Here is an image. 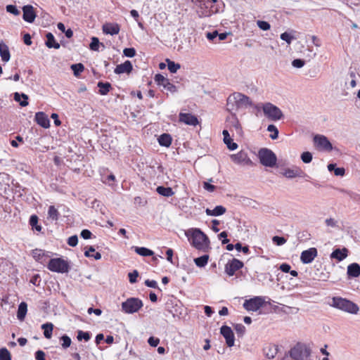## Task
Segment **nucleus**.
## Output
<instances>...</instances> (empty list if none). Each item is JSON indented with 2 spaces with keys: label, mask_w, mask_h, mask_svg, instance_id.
<instances>
[{
  "label": "nucleus",
  "mask_w": 360,
  "mask_h": 360,
  "mask_svg": "<svg viewBox=\"0 0 360 360\" xmlns=\"http://www.w3.org/2000/svg\"><path fill=\"white\" fill-rule=\"evenodd\" d=\"M186 236L196 249L207 252L210 248L209 238L200 229H190L186 232Z\"/></svg>",
  "instance_id": "obj_1"
},
{
  "label": "nucleus",
  "mask_w": 360,
  "mask_h": 360,
  "mask_svg": "<svg viewBox=\"0 0 360 360\" xmlns=\"http://www.w3.org/2000/svg\"><path fill=\"white\" fill-rule=\"evenodd\" d=\"M252 104V101L248 96L239 92H234L227 98L226 109L233 113L240 109L246 108Z\"/></svg>",
  "instance_id": "obj_2"
},
{
  "label": "nucleus",
  "mask_w": 360,
  "mask_h": 360,
  "mask_svg": "<svg viewBox=\"0 0 360 360\" xmlns=\"http://www.w3.org/2000/svg\"><path fill=\"white\" fill-rule=\"evenodd\" d=\"M330 305L335 309L351 314H357L359 311V307L356 304L341 297H333L331 299Z\"/></svg>",
  "instance_id": "obj_3"
},
{
  "label": "nucleus",
  "mask_w": 360,
  "mask_h": 360,
  "mask_svg": "<svg viewBox=\"0 0 360 360\" xmlns=\"http://www.w3.org/2000/svg\"><path fill=\"white\" fill-rule=\"evenodd\" d=\"M143 306L141 300L137 297L127 298L121 304L122 311L124 314H131L138 312Z\"/></svg>",
  "instance_id": "obj_4"
},
{
  "label": "nucleus",
  "mask_w": 360,
  "mask_h": 360,
  "mask_svg": "<svg viewBox=\"0 0 360 360\" xmlns=\"http://www.w3.org/2000/svg\"><path fill=\"white\" fill-rule=\"evenodd\" d=\"M47 268L51 271L64 274L68 272L70 265L68 262L63 258H53L49 260Z\"/></svg>",
  "instance_id": "obj_5"
},
{
  "label": "nucleus",
  "mask_w": 360,
  "mask_h": 360,
  "mask_svg": "<svg viewBox=\"0 0 360 360\" xmlns=\"http://www.w3.org/2000/svg\"><path fill=\"white\" fill-rule=\"evenodd\" d=\"M258 158L260 163L269 167H273L276 165L277 158L275 153L268 148H261L258 152Z\"/></svg>",
  "instance_id": "obj_6"
},
{
  "label": "nucleus",
  "mask_w": 360,
  "mask_h": 360,
  "mask_svg": "<svg viewBox=\"0 0 360 360\" xmlns=\"http://www.w3.org/2000/svg\"><path fill=\"white\" fill-rule=\"evenodd\" d=\"M262 108L264 115L270 120L277 121L283 116L282 111L271 103H264Z\"/></svg>",
  "instance_id": "obj_7"
},
{
  "label": "nucleus",
  "mask_w": 360,
  "mask_h": 360,
  "mask_svg": "<svg viewBox=\"0 0 360 360\" xmlns=\"http://www.w3.org/2000/svg\"><path fill=\"white\" fill-rule=\"evenodd\" d=\"M310 354V349L301 344H297L290 351V356L292 360H307Z\"/></svg>",
  "instance_id": "obj_8"
},
{
  "label": "nucleus",
  "mask_w": 360,
  "mask_h": 360,
  "mask_svg": "<svg viewBox=\"0 0 360 360\" xmlns=\"http://www.w3.org/2000/svg\"><path fill=\"white\" fill-rule=\"evenodd\" d=\"M264 304V300L262 297H255L250 300H246L243 306L248 311H257Z\"/></svg>",
  "instance_id": "obj_9"
},
{
  "label": "nucleus",
  "mask_w": 360,
  "mask_h": 360,
  "mask_svg": "<svg viewBox=\"0 0 360 360\" xmlns=\"http://www.w3.org/2000/svg\"><path fill=\"white\" fill-rule=\"evenodd\" d=\"M314 142L315 146L320 150L330 151L333 149L332 144L323 135H316L314 137Z\"/></svg>",
  "instance_id": "obj_10"
},
{
  "label": "nucleus",
  "mask_w": 360,
  "mask_h": 360,
  "mask_svg": "<svg viewBox=\"0 0 360 360\" xmlns=\"http://www.w3.org/2000/svg\"><path fill=\"white\" fill-rule=\"evenodd\" d=\"M230 158L237 165H250L252 164L248 153L244 150H240L238 153L231 155Z\"/></svg>",
  "instance_id": "obj_11"
},
{
  "label": "nucleus",
  "mask_w": 360,
  "mask_h": 360,
  "mask_svg": "<svg viewBox=\"0 0 360 360\" xmlns=\"http://www.w3.org/2000/svg\"><path fill=\"white\" fill-rule=\"evenodd\" d=\"M155 82L158 85L163 86L165 89L171 93H174L177 91L176 86L170 83L167 78L160 74L155 75Z\"/></svg>",
  "instance_id": "obj_12"
},
{
  "label": "nucleus",
  "mask_w": 360,
  "mask_h": 360,
  "mask_svg": "<svg viewBox=\"0 0 360 360\" xmlns=\"http://www.w3.org/2000/svg\"><path fill=\"white\" fill-rule=\"evenodd\" d=\"M226 122L230 129L235 130L238 135L242 136V127L235 113H231V115L226 119Z\"/></svg>",
  "instance_id": "obj_13"
},
{
  "label": "nucleus",
  "mask_w": 360,
  "mask_h": 360,
  "mask_svg": "<svg viewBox=\"0 0 360 360\" xmlns=\"http://www.w3.org/2000/svg\"><path fill=\"white\" fill-rule=\"evenodd\" d=\"M318 251L315 248H310L302 252L300 261L303 264H310L317 257Z\"/></svg>",
  "instance_id": "obj_14"
},
{
  "label": "nucleus",
  "mask_w": 360,
  "mask_h": 360,
  "mask_svg": "<svg viewBox=\"0 0 360 360\" xmlns=\"http://www.w3.org/2000/svg\"><path fill=\"white\" fill-rule=\"evenodd\" d=\"M32 256L35 261L44 264L49 262L51 257V252H46L41 249H35L32 251Z\"/></svg>",
  "instance_id": "obj_15"
},
{
  "label": "nucleus",
  "mask_w": 360,
  "mask_h": 360,
  "mask_svg": "<svg viewBox=\"0 0 360 360\" xmlns=\"http://www.w3.org/2000/svg\"><path fill=\"white\" fill-rule=\"evenodd\" d=\"M220 333L226 340L228 347H231L234 345L235 337L232 329L227 326H223L220 328Z\"/></svg>",
  "instance_id": "obj_16"
},
{
  "label": "nucleus",
  "mask_w": 360,
  "mask_h": 360,
  "mask_svg": "<svg viewBox=\"0 0 360 360\" xmlns=\"http://www.w3.org/2000/svg\"><path fill=\"white\" fill-rule=\"evenodd\" d=\"M243 266L242 262L237 259H233L225 266V272L229 276H233L236 271L241 269Z\"/></svg>",
  "instance_id": "obj_17"
},
{
  "label": "nucleus",
  "mask_w": 360,
  "mask_h": 360,
  "mask_svg": "<svg viewBox=\"0 0 360 360\" xmlns=\"http://www.w3.org/2000/svg\"><path fill=\"white\" fill-rule=\"evenodd\" d=\"M179 121L191 126H196L198 124L197 117L191 113L181 112L179 114Z\"/></svg>",
  "instance_id": "obj_18"
},
{
  "label": "nucleus",
  "mask_w": 360,
  "mask_h": 360,
  "mask_svg": "<svg viewBox=\"0 0 360 360\" xmlns=\"http://www.w3.org/2000/svg\"><path fill=\"white\" fill-rule=\"evenodd\" d=\"M23 15L22 18L25 21L28 22H34L36 18V13L34 11V8L30 5H27L22 8Z\"/></svg>",
  "instance_id": "obj_19"
},
{
  "label": "nucleus",
  "mask_w": 360,
  "mask_h": 360,
  "mask_svg": "<svg viewBox=\"0 0 360 360\" xmlns=\"http://www.w3.org/2000/svg\"><path fill=\"white\" fill-rule=\"evenodd\" d=\"M264 354L270 359L276 357L278 352V346L274 344H267L263 349Z\"/></svg>",
  "instance_id": "obj_20"
},
{
  "label": "nucleus",
  "mask_w": 360,
  "mask_h": 360,
  "mask_svg": "<svg viewBox=\"0 0 360 360\" xmlns=\"http://www.w3.org/2000/svg\"><path fill=\"white\" fill-rule=\"evenodd\" d=\"M35 121L43 128L47 129L50 127L49 119L43 112H38L35 114Z\"/></svg>",
  "instance_id": "obj_21"
},
{
  "label": "nucleus",
  "mask_w": 360,
  "mask_h": 360,
  "mask_svg": "<svg viewBox=\"0 0 360 360\" xmlns=\"http://www.w3.org/2000/svg\"><path fill=\"white\" fill-rule=\"evenodd\" d=\"M302 174L303 171L300 167H297L285 169L283 172V175L288 179H292L297 176H302Z\"/></svg>",
  "instance_id": "obj_22"
},
{
  "label": "nucleus",
  "mask_w": 360,
  "mask_h": 360,
  "mask_svg": "<svg viewBox=\"0 0 360 360\" xmlns=\"http://www.w3.org/2000/svg\"><path fill=\"white\" fill-rule=\"evenodd\" d=\"M103 31L107 34H117L120 32V26L117 23H105L103 25Z\"/></svg>",
  "instance_id": "obj_23"
},
{
  "label": "nucleus",
  "mask_w": 360,
  "mask_h": 360,
  "mask_svg": "<svg viewBox=\"0 0 360 360\" xmlns=\"http://www.w3.org/2000/svg\"><path fill=\"white\" fill-rule=\"evenodd\" d=\"M132 70V64L129 60L117 65L115 69L116 74L129 73Z\"/></svg>",
  "instance_id": "obj_24"
},
{
  "label": "nucleus",
  "mask_w": 360,
  "mask_h": 360,
  "mask_svg": "<svg viewBox=\"0 0 360 360\" xmlns=\"http://www.w3.org/2000/svg\"><path fill=\"white\" fill-rule=\"evenodd\" d=\"M348 255V250L345 248L342 249H336L330 255V257L332 259H336L338 261L340 262L345 259Z\"/></svg>",
  "instance_id": "obj_25"
},
{
  "label": "nucleus",
  "mask_w": 360,
  "mask_h": 360,
  "mask_svg": "<svg viewBox=\"0 0 360 360\" xmlns=\"http://www.w3.org/2000/svg\"><path fill=\"white\" fill-rule=\"evenodd\" d=\"M224 136V142L227 146L228 148L231 150H234L238 148V144L233 142L229 133L227 130H224L222 132Z\"/></svg>",
  "instance_id": "obj_26"
},
{
  "label": "nucleus",
  "mask_w": 360,
  "mask_h": 360,
  "mask_svg": "<svg viewBox=\"0 0 360 360\" xmlns=\"http://www.w3.org/2000/svg\"><path fill=\"white\" fill-rule=\"evenodd\" d=\"M347 275L349 277L356 278L360 276V266L357 263H352L347 266Z\"/></svg>",
  "instance_id": "obj_27"
},
{
  "label": "nucleus",
  "mask_w": 360,
  "mask_h": 360,
  "mask_svg": "<svg viewBox=\"0 0 360 360\" xmlns=\"http://www.w3.org/2000/svg\"><path fill=\"white\" fill-rule=\"evenodd\" d=\"M226 208L223 207L222 205H218L214 207L213 210H210L209 208H207L205 210V213L208 216H220L224 214L226 212Z\"/></svg>",
  "instance_id": "obj_28"
},
{
  "label": "nucleus",
  "mask_w": 360,
  "mask_h": 360,
  "mask_svg": "<svg viewBox=\"0 0 360 360\" xmlns=\"http://www.w3.org/2000/svg\"><path fill=\"white\" fill-rule=\"evenodd\" d=\"M0 55L2 60L4 62H8L10 60L11 56L8 47L3 42L0 43Z\"/></svg>",
  "instance_id": "obj_29"
},
{
  "label": "nucleus",
  "mask_w": 360,
  "mask_h": 360,
  "mask_svg": "<svg viewBox=\"0 0 360 360\" xmlns=\"http://www.w3.org/2000/svg\"><path fill=\"white\" fill-rule=\"evenodd\" d=\"M46 37V45L47 47H49L50 49L54 48L56 49L60 48V44L55 40L54 36L51 33H50V32L47 33Z\"/></svg>",
  "instance_id": "obj_30"
},
{
  "label": "nucleus",
  "mask_w": 360,
  "mask_h": 360,
  "mask_svg": "<svg viewBox=\"0 0 360 360\" xmlns=\"http://www.w3.org/2000/svg\"><path fill=\"white\" fill-rule=\"evenodd\" d=\"M27 311V305L25 302H21L18 309L17 317L20 321H23Z\"/></svg>",
  "instance_id": "obj_31"
},
{
  "label": "nucleus",
  "mask_w": 360,
  "mask_h": 360,
  "mask_svg": "<svg viewBox=\"0 0 360 360\" xmlns=\"http://www.w3.org/2000/svg\"><path fill=\"white\" fill-rule=\"evenodd\" d=\"M295 32L293 30L285 32L281 34L280 37L282 40L285 41L289 45L292 43L293 40L296 39V37L294 35Z\"/></svg>",
  "instance_id": "obj_32"
},
{
  "label": "nucleus",
  "mask_w": 360,
  "mask_h": 360,
  "mask_svg": "<svg viewBox=\"0 0 360 360\" xmlns=\"http://www.w3.org/2000/svg\"><path fill=\"white\" fill-rule=\"evenodd\" d=\"M14 99L15 101L19 102L21 106H27L28 105V96L25 94H19L15 92L14 94Z\"/></svg>",
  "instance_id": "obj_33"
},
{
  "label": "nucleus",
  "mask_w": 360,
  "mask_h": 360,
  "mask_svg": "<svg viewBox=\"0 0 360 360\" xmlns=\"http://www.w3.org/2000/svg\"><path fill=\"white\" fill-rule=\"evenodd\" d=\"M158 143L162 146L169 147L172 143V137L168 134H163L158 138Z\"/></svg>",
  "instance_id": "obj_34"
},
{
  "label": "nucleus",
  "mask_w": 360,
  "mask_h": 360,
  "mask_svg": "<svg viewBox=\"0 0 360 360\" xmlns=\"http://www.w3.org/2000/svg\"><path fill=\"white\" fill-rule=\"evenodd\" d=\"M41 328L44 330V335L46 338L50 339L52 336L53 325L51 323H46L41 325Z\"/></svg>",
  "instance_id": "obj_35"
},
{
  "label": "nucleus",
  "mask_w": 360,
  "mask_h": 360,
  "mask_svg": "<svg viewBox=\"0 0 360 360\" xmlns=\"http://www.w3.org/2000/svg\"><path fill=\"white\" fill-rule=\"evenodd\" d=\"M156 191L161 195L165 197L172 196L174 193L170 187L158 186Z\"/></svg>",
  "instance_id": "obj_36"
},
{
  "label": "nucleus",
  "mask_w": 360,
  "mask_h": 360,
  "mask_svg": "<svg viewBox=\"0 0 360 360\" xmlns=\"http://www.w3.org/2000/svg\"><path fill=\"white\" fill-rule=\"evenodd\" d=\"M209 260V255H204L200 257H197L194 259V263L195 265L198 267H205L208 262Z\"/></svg>",
  "instance_id": "obj_37"
},
{
  "label": "nucleus",
  "mask_w": 360,
  "mask_h": 360,
  "mask_svg": "<svg viewBox=\"0 0 360 360\" xmlns=\"http://www.w3.org/2000/svg\"><path fill=\"white\" fill-rule=\"evenodd\" d=\"M134 248L135 252L138 255H141V256H144V257L152 256L154 254V252L152 250H150L146 248L134 247Z\"/></svg>",
  "instance_id": "obj_38"
},
{
  "label": "nucleus",
  "mask_w": 360,
  "mask_h": 360,
  "mask_svg": "<svg viewBox=\"0 0 360 360\" xmlns=\"http://www.w3.org/2000/svg\"><path fill=\"white\" fill-rule=\"evenodd\" d=\"M59 213L57 209L53 206L51 205L48 210V219L52 221H56L58 219Z\"/></svg>",
  "instance_id": "obj_39"
},
{
  "label": "nucleus",
  "mask_w": 360,
  "mask_h": 360,
  "mask_svg": "<svg viewBox=\"0 0 360 360\" xmlns=\"http://www.w3.org/2000/svg\"><path fill=\"white\" fill-rule=\"evenodd\" d=\"M267 131L271 133L269 136L271 139L275 140L278 137V130L275 125L269 124Z\"/></svg>",
  "instance_id": "obj_40"
},
{
  "label": "nucleus",
  "mask_w": 360,
  "mask_h": 360,
  "mask_svg": "<svg viewBox=\"0 0 360 360\" xmlns=\"http://www.w3.org/2000/svg\"><path fill=\"white\" fill-rule=\"evenodd\" d=\"M98 86L99 87V92L102 95L107 94L110 89V84L109 83L98 82Z\"/></svg>",
  "instance_id": "obj_41"
},
{
  "label": "nucleus",
  "mask_w": 360,
  "mask_h": 360,
  "mask_svg": "<svg viewBox=\"0 0 360 360\" xmlns=\"http://www.w3.org/2000/svg\"><path fill=\"white\" fill-rule=\"evenodd\" d=\"M166 61L167 63L168 70L172 73L176 72L177 70L181 68L179 63H175L174 61H172L169 59H167Z\"/></svg>",
  "instance_id": "obj_42"
},
{
  "label": "nucleus",
  "mask_w": 360,
  "mask_h": 360,
  "mask_svg": "<svg viewBox=\"0 0 360 360\" xmlns=\"http://www.w3.org/2000/svg\"><path fill=\"white\" fill-rule=\"evenodd\" d=\"M77 340L81 341L84 340V341L87 342L90 340L91 335L89 332H84L82 330H79L77 332Z\"/></svg>",
  "instance_id": "obj_43"
},
{
  "label": "nucleus",
  "mask_w": 360,
  "mask_h": 360,
  "mask_svg": "<svg viewBox=\"0 0 360 360\" xmlns=\"http://www.w3.org/2000/svg\"><path fill=\"white\" fill-rule=\"evenodd\" d=\"M100 45L103 46L102 44L99 42V40L97 37H92L91 41L90 44V49L93 51H98Z\"/></svg>",
  "instance_id": "obj_44"
},
{
  "label": "nucleus",
  "mask_w": 360,
  "mask_h": 360,
  "mask_svg": "<svg viewBox=\"0 0 360 360\" xmlns=\"http://www.w3.org/2000/svg\"><path fill=\"white\" fill-rule=\"evenodd\" d=\"M0 360H11V354L6 348L0 349Z\"/></svg>",
  "instance_id": "obj_45"
},
{
  "label": "nucleus",
  "mask_w": 360,
  "mask_h": 360,
  "mask_svg": "<svg viewBox=\"0 0 360 360\" xmlns=\"http://www.w3.org/2000/svg\"><path fill=\"white\" fill-rule=\"evenodd\" d=\"M257 25L259 27V28L260 30H263V31L269 30L270 28H271L270 24L268 22H266V21L257 20Z\"/></svg>",
  "instance_id": "obj_46"
},
{
  "label": "nucleus",
  "mask_w": 360,
  "mask_h": 360,
  "mask_svg": "<svg viewBox=\"0 0 360 360\" xmlns=\"http://www.w3.org/2000/svg\"><path fill=\"white\" fill-rule=\"evenodd\" d=\"M71 69L73 70L74 74L75 75H78L80 72H82L84 68L82 63L74 64L71 65Z\"/></svg>",
  "instance_id": "obj_47"
},
{
  "label": "nucleus",
  "mask_w": 360,
  "mask_h": 360,
  "mask_svg": "<svg viewBox=\"0 0 360 360\" xmlns=\"http://www.w3.org/2000/svg\"><path fill=\"white\" fill-rule=\"evenodd\" d=\"M60 340L62 341V347L65 349L69 347L71 345V339L70 338V337H68V335H63L61 338H60Z\"/></svg>",
  "instance_id": "obj_48"
},
{
  "label": "nucleus",
  "mask_w": 360,
  "mask_h": 360,
  "mask_svg": "<svg viewBox=\"0 0 360 360\" xmlns=\"http://www.w3.org/2000/svg\"><path fill=\"white\" fill-rule=\"evenodd\" d=\"M197 13L200 18L208 17L211 15V11L206 8L204 9L202 6L197 11Z\"/></svg>",
  "instance_id": "obj_49"
},
{
  "label": "nucleus",
  "mask_w": 360,
  "mask_h": 360,
  "mask_svg": "<svg viewBox=\"0 0 360 360\" xmlns=\"http://www.w3.org/2000/svg\"><path fill=\"white\" fill-rule=\"evenodd\" d=\"M301 159L304 163H309L312 160V154L309 152H304L301 155Z\"/></svg>",
  "instance_id": "obj_50"
},
{
  "label": "nucleus",
  "mask_w": 360,
  "mask_h": 360,
  "mask_svg": "<svg viewBox=\"0 0 360 360\" xmlns=\"http://www.w3.org/2000/svg\"><path fill=\"white\" fill-rule=\"evenodd\" d=\"M128 276H129V282L131 283H135L137 281V278L139 276V272L136 270H134L132 272L129 273Z\"/></svg>",
  "instance_id": "obj_51"
},
{
  "label": "nucleus",
  "mask_w": 360,
  "mask_h": 360,
  "mask_svg": "<svg viewBox=\"0 0 360 360\" xmlns=\"http://www.w3.org/2000/svg\"><path fill=\"white\" fill-rule=\"evenodd\" d=\"M6 8L7 12L12 13L15 15H18L20 14L19 10L14 5H8L6 6Z\"/></svg>",
  "instance_id": "obj_52"
},
{
  "label": "nucleus",
  "mask_w": 360,
  "mask_h": 360,
  "mask_svg": "<svg viewBox=\"0 0 360 360\" xmlns=\"http://www.w3.org/2000/svg\"><path fill=\"white\" fill-rule=\"evenodd\" d=\"M325 223H326V226L332 227V228H335V227L338 226V221L333 218L326 219L325 220Z\"/></svg>",
  "instance_id": "obj_53"
},
{
  "label": "nucleus",
  "mask_w": 360,
  "mask_h": 360,
  "mask_svg": "<svg viewBox=\"0 0 360 360\" xmlns=\"http://www.w3.org/2000/svg\"><path fill=\"white\" fill-rule=\"evenodd\" d=\"M273 242L277 245H282L286 243V239L283 237L274 236L272 238Z\"/></svg>",
  "instance_id": "obj_54"
},
{
  "label": "nucleus",
  "mask_w": 360,
  "mask_h": 360,
  "mask_svg": "<svg viewBox=\"0 0 360 360\" xmlns=\"http://www.w3.org/2000/svg\"><path fill=\"white\" fill-rule=\"evenodd\" d=\"M124 55L127 57H134L136 54V51L134 48H126L123 51Z\"/></svg>",
  "instance_id": "obj_55"
},
{
  "label": "nucleus",
  "mask_w": 360,
  "mask_h": 360,
  "mask_svg": "<svg viewBox=\"0 0 360 360\" xmlns=\"http://www.w3.org/2000/svg\"><path fill=\"white\" fill-rule=\"evenodd\" d=\"M304 60L302 59H295L292 62V65L296 68H301L304 65Z\"/></svg>",
  "instance_id": "obj_56"
},
{
  "label": "nucleus",
  "mask_w": 360,
  "mask_h": 360,
  "mask_svg": "<svg viewBox=\"0 0 360 360\" xmlns=\"http://www.w3.org/2000/svg\"><path fill=\"white\" fill-rule=\"evenodd\" d=\"M78 243V238L76 235L70 236L68 240V244L71 247H75Z\"/></svg>",
  "instance_id": "obj_57"
},
{
  "label": "nucleus",
  "mask_w": 360,
  "mask_h": 360,
  "mask_svg": "<svg viewBox=\"0 0 360 360\" xmlns=\"http://www.w3.org/2000/svg\"><path fill=\"white\" fill-rule=\"evenodd\" d=\"M148 343L151 346V347H157L158 345V344L160 343V339L158 338H155V337H150L148 340Z\"/></svg>",
  "instance_id": "obj_58"
},
{
  "label": "nucleus",
  "mask_w": 360,
  "mask_h": 360,
  "mask_svg": "<svg viewBox=\"0 0 360 360\" xmlns=\"http://www.w3.org/2000/svg\"><path fill=\"white\" fill-rule=\"evenodd\" d=\"M203 188L209 192H213L216 188L214 185H212L207 181L203 182Z\"/></svg>",
  "instance_id": "obj_59"
},
{
  "label": "nucleus",
  "mask_w": 360,
  "mask_h": 360,
  "mask_svg": "<svg viewBox=\"0 0 360 360\" xmlns=\"http://www.w3.org/2000/svg\"><path fill=\"white\" fill-rule=\"evenodd\" d=\"M84 255L88 257H94L96 260L100 259L101 258V255L99 252L89 254V251H85Z\"/></svg>",
  "instance_id": "obj_60"
},
{
  "label": "nucleus",
  "mask_w": 360,
  "mask_h": 360,
  "mask_svg": "<svg viewBox=\"0 0 360 360\" xmlns=\"http://www.w3.org/2000/svg\"><path fill=\"white\" fill-rule=\"evenodd\" d=\"M92 233L87 229L82 230L81 232V236L84 239H89L91 237Z\"/></svg>",
  "instance_id": "obj_61"
},
{
  "label": "nucleus",
  "mask_w": 360,
  "mask_h": 360,
  "mask_svg": "<svg viewBox=\"0 0 360 360\" xmlns=\"http://www.w3.org/2000/svg\"><path fill=\"white\" fill-rule=\"evenodd\" d=\"M234 328L236 330V331L238 333H240V334H243L245 331V328L243 325L242 324H236L235 326H234Z\"/></svg>",
  "instance_id": "obj_62"
},
{
  "label": "nucleus",
  "mask_w": 360,
  "mask_h": 360,
  "mask_svg": "<svg viewBox=\"0 0 360 360\" xmlns=\"http://www.w3.org/2000/svg\"><path fill=\"white\" fill-rule=\"evenodd\" d=\"M145 284L146 286L150 287V288H158V283L154 280H146L145 281Z\"/></svg>",
  "instance_id": "obj_63"
},
{
  "label": "nucleus",
  "mask_w": 360,
  "mask_h": 360,
  "mask_svg": "<svg viewBox=\"0 0 360 360\" xmlns=\"http://www.w3.org/2000/svg\"><path fill=\"white\" fill-rule=\"evenodd\" d=\"M35 358L37 360H45V353L41 350H39L35 353Z\"/></svg>",
  "instance_id": "obj_64"
}]
</instances>
